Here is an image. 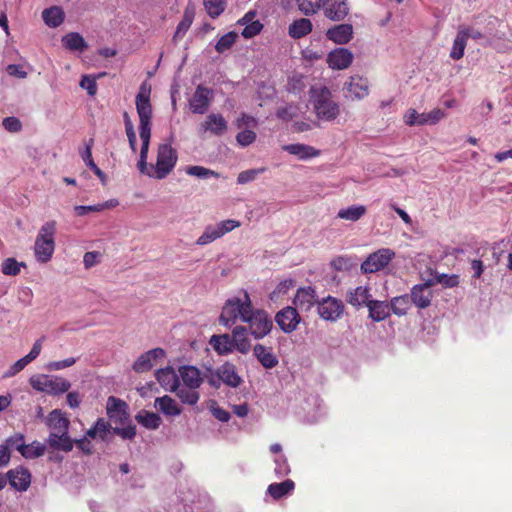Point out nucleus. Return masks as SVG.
I'll return each mask as SVG.
<instances>
[{
  "instance_id": "obj_45",
  "label": "nucleus",
  "mask_w": 512,
  "mask_h": 512,
  "mask_svg": "<svg viewBox=\"0 0 512 512\" xmlns=\"http://www.w3.org/2000/svg\"><path fill=\"white\" fill-rule=\"evenodd\" d=\"M127 408L126 402L114 396H110L107 400V414L109 418H113L118 412H121L122 416L125 417Z\"/></svg>"
},
{
  "instance_id": "obj_7",
  "label": "nucleus",
  "mask_w": 512,
  "mask_h": 512,
  "mask_svg": "<svg viewBox=\"0 0 512 512\" xmlns=\"http://www.w3.org/2000/svg\"><path fill=\"white\" fill-rule=\"evenodd\" d=\"M344 304L342 300L328 296L317 302L319 316L326 321L336 322L344 313Z\"/></svg>"
},
{
  "instance_id": "obj_33",
  "label": "nucleus",
  "mask_w": 512,
  "mask_h": 512,
  "mask_svg": "<svg viewBox=\"0 0 512 512\" xmlns=\"http://www.w3.org/2000/svg\"><path fill=\"white\" fill-rule=\"evenodd\" d=\"M295 488V483L291 479H286L281 483H272L267 488V493L275 500L289 495Z\"/></svg>"
},
{
  "instance_id": "obj_62",
  "label": "nucleus",
  "mask_w": 512,
  "mask_h": 512,
  "mask_svg": "<svg viewBox=\"0 0 512 512\" xmlns=\"http://www.w3.org/2000/svg\"><path fill=\"white\" fill-rule=\"evenodd\" d=\"M237 142L243 146H249L256 140V133L252 130H243L236 136Z\"/></svg>"
},
{
  "instance_id": "obj_19",
  "label": "nucleus",
  "mask_w": 512,
  "mask_h": 512,
  "mask_svg": "<svg viewBox=\"0 0 512 512\" xmlns=\"http://www.w3.org/2000/svg\"><path fill=\"white\" fill-rule=\"evenodd\" d=\"M46 424L49 429H51L50 434H61L68 432L70 421L65 413L59 409H55L49 413Z\"/></svg>"
},
{
  "instance_id": "obj_2",
  "label": "nucleus",
  "mask_w": 512,
  "mask_h": 512,
  "mask_svg": "<svg viewBox=\"0 0 512 512\" xmlns=\"http://www.w3.org/2000/svg\"><path fill=\"white\" fill-rule=\"evenodd\" d=\"M151 88L143 83L139 92L136 95V110L139 116V134L142 141L140 150V159L137 167L141 174L154 178L153 173H156L153 164L148 165V150L151 138V119H152V105L150 101Z\"/></svg>"
},
{
  "instance_id": "obj_29",
  "label": "nucleus",
  "mask_w": 512,
  "mask_h": 512,
  "mask_svg": "<svg viewBox=\"0 0 512 512\" xmlns=\"http://www.w3.org/2000/svg\"><path fill=\"white\" fill-rule=\"evenodd\" d=\"M283 149L301 160H307L320 155L319 150L305 144H288L283 146Z\"/></svg>"
},
{
  "instance_id": "obj_39",
  "label": "nucleus",
  "mask_w": 512,
  "mask_h": 512,
  "mask_svg": "<svg viewBox=\"0 0 512 512\" xmlns=\"http://www.w3.org/2000/svg\"><path fill=\"white\" fill-rule=\"evenodd\" d=\"M173 392L176 393V396L181 400L182 403L188 405H196L200 399V394L198 389L186 387L183 385L178 386Z\"/></svg>"
},
{
  "instance_id": "obj_16",
  "label": "nucleus",
  "mask_w": 512,
  "mask_h": 512,
  "mask_svg": "<svg viewBox=\"0 0 512 512\" xmlns=\"http://www.w3.org/2000/svg\"><path fill=\"white\" fill-rule=\"evenodd\" d=\"M165 356L162 348H154L141 354L133 364V370L137 373L149 371L153 367V362L158 358Z\"/></svg>"
},
{
  "instance_id": "obj_11",
  "label": "nucleus",
  "mask_w": 512,
  "mask_h": 512,
  "mask_svg": "<svg viewBox=\"0 0 512 512\" xmlns=\"http://www.w3.org/2000/svg\"><path fill=\"white\" fill-rule=\"evenodd\" d=\"M6 477L10 485L17 491H26L31 484V473L23 466L9 470Z\"/></svg>"
},
{
  "instance_id": "obj_23",
  "label": "nucleus",
  "mask_w": 512,
  "mask_h": 512,
  "mask_svg": "<svg viewBox=\"0 0 512 512\" xmlns=\"http://www.w3.org/2000/svg\"><path fill=\"white\" fill-rule=\"evenodd\" d=\"M179 375L182 379L183 386L194 389H198L204 380V378L201 377L200 370L194 366L179 367Z\"/></svg>"
},
{
  "instance_id": "obj_49",
  "label": "nucleus",
  "mask_w": 512,
  "mask_h": 512,
  "mask_svg": "<svg viewBox=\"0 0 512 512\" xmlns=\"http://www.w3.org/2000/svg\"><path fill=\"white\" fill-rule=\"evenodd\" d=\"M24 262H18L15 258L10 257L2 263V273L7 276H17L21 272V267H25Z\"/></svg>"
},
{
  "instance_id": "obj_32",
  "label": "nucleus",
  "mask_w": 512,
  "mask_h": 512,
  "mask_svg": "<svg viewBox=\"0 0 512 512\" xmlns=\"http://www.w3.org/2000/svg\"><path fill=\"white\" fill-rule=\"evenodd\" d=\"M312 22L307 18H300L293 21L288 27V34L293 39H300L312 31Z\"/></svg>"
},
{
  "instance_id": "obj_12",
  "label": "nucleus",
  "mask_w": 512,
  "mask_h": 512,
  "mask_svg": "<svg viewBox=\"0 0 512 512\" xmlns=\"http://www.w3.org/2000/svg\"><path fill=\"white\" fill-rule=\"evenodd\" d=\"M43 340L44 337L36 340L30 352L23 358L16 361L12 366H10V368L3 374V378H10L15 376L17 373L22 371L30 362L35 360L41 352Z\"/></svg>"
},
{
  "instance_id": "obj_36",
  "label": "nucleus",
  "mask_w": 512,
  "mask_h": 512,
  "mask_svg": "<svg viewBox=\"0 0 512 512\" xmlns=\"http://www.w3.org/2000/svg\"><path fill=\"white\" fill-rule=\"evenodd\" d=\"M42 18L49 27L56 28L64 22V12L58 6H52L42 12Z\"/></svg>"
},
{
  "instance_id": "obj_8",
  "label": "nucleus",
  "mask_w": 512,
  "mask_h": 512,
  "mask_svg": "<svg viewBox=\"0 0 512 512\" xmlns=\"http://www.w3.org/2000/svg\"><path fill=\"white\" fill-rule=\"evenodd\" d=\"M214 98L212 89L200 84L196 87L195 92L189 99V106L193 113L204 114L207 112Z\"/></svg>"
},
{
  "instance_id": "obj_52",
  "label": "nucleus",
  "mask_w": 512,
  "mask_h": 512,
  "mask_svg": "<svg viewBox=\"0 0 512 512\" xmlns=\"http://www.w3.org/2000/svg\"><path fill=\"white\" fill-rule=\"evenodd\" d=\"M186 173L188 175H191V176H196V177H199V178H207V177H216L218 178L219 177V174L216 173L215 171L213 170H210V169H207L203 166H189L187 169H186Z\"/></svg>"
},
{
  "instance_id": "obj_53",
  "label": "nucleus",
  "mask_w": 512,
  "mask_h": 512,
  "mask_svg": "<svg viewBox=\"0 0 512 512\" xmlns=\"http://www.w3.org/2000/svg\"><path fill=\"white\" fill-rule=\"evenodd\" d=\"M322 0H297L298 7L305 15L314 14L320 7Z\"/></svg>"
},
{
  "instance_id": "obj_20",
  "label": "nucleus",
  "mask_w": 512,
  "mask_h": 512,
  "mask_svg": "<svg viewBox=\"0 0 512 512\" xmlns=\"http://www.w3.org/2000/svg\"><path fill=\"white\" fill-rule=\"evenodd\" d=\"M155 378L167 391L173 392L179 386V376L172 367L162 368L156 371Z\"/></svg>"
},
{
  "instance_id": "obj_58",
  "label": "nucleus",
  "mask_w": 512,
  "mask_h": 512,
  "mask_svg": "<svg viewBox=\"0 0 512 512\" xmlns=\"http://www.w3.org/2000/svg\"><path fill=\"white\" fill-rule=\"evenodd\" d=\"M113 433L120 436L123 439L132 440L136 436V426L129 423L124 427H114Z\"/></svg>"
},
{
  "instance_id": "obj_13",
  "label": "nucleus",
  "mask_w": 512,
  "mask_h": 512,
  "mask_svg": "<svg viewBox=\"0 0 512 512\" xmlns=\"http://www.w3.org/2000/svg\"><path fill=\"white\" fill-rule=\"evenodd\" d=\"M353 59V53L347 48H336L328 54L327 63L333 70H344L352 64Z\"/></svg>"
},
{
  "instance_id": "obj_28",
  "label": "nucleus",
  "mask_w": 512,
  "mask_h": 512,
  "mask_svg": "<svg viewBox=\"0 0 512 512\" xmlns=\"http://www.w3.org/2000/svg\"><path fill=\"white\" fill-rule=\"evenodd\" d=\"M367 308L369 317L375 322L383 321L390 316V305L386 301L371 300Z\"/></svg>"
},
{
  "instance_id": "obj_22",
  "label": "nucleus",
  "mask_w": 512,
  "mask_h": 512,
  "mask_svg": "<svg viewBox=\"0 0 512 512\" xmlns=\"http://www.w3.org/2000/svg\"><path fill=\"white\" fill-rule=\"evenodd\" d=\"M315 290L311 287H301L297 290L293 304L303 310L309 311L316 303Z\"/></svg>"
},
{
  "instance_id": "obj_37",
  "label": "nucleus",
  "mask_w": 512,
  "mask_h": 512,
  "mask_svg": "<svg viewBox=\"0 0 512 512\" xmlns=\"http://www.w3.org/2000/svg\"><path fill=\"white\" fill-rule=\"evenodd\" d=\"M63 46L71 51H84L88 45L85 39L77 32H70L62 37Z\"/></svg>"
},
{
  "instance_id": "obj_5",
  "label": "nucleus",
  "mask_w": 512,
  "mask_h": 512,
  "mask_svg": "<svg viewBox=\"0 0 512 512\" xmlns=\"http://www.w3.org/2000/svg\"><path fill=\"white\" fill-rule=\"evenodd\" d=\"M178 160L176 150L169 143H162L158 146L156 164L154 165L156 173H153L155 179L166 178L174 169Z\"/></svg>"
},
{
  "instance_id": "obj_57",
  "label": "nucleus",
  "mask_w": 512,
  "mask_h": 512,
  "mask_svg": "<svg viewBox=\"0 0 512 512\" xmlns=\"http://www.w3.org/2000/svg\"><path fill=\"white\" fill-rule=\"evenodd\" d=\"M49 376L48 375H37L30 378V385L33 389L45 392L47 391Z\"/></svg>"
},
{
  "instance_id": "obj_56",
  "label": "nucleus",
  "mask_w": 512,
  "mask_h": 512,
  "mask_svg": "<svg viewBox=\"0 0 512 512\" xmlns=\"http://www.w3.org/2000/svg\"><path fill=\"white\" fill-rule=\"evenodd\" d=\"M436 282L442 284L446 288H453L459 285V276L456 274H440L436 276Z\"/></svg>"
},
{
  "instance_id": "obj_38",
  "label": "nucleus",
  "mask_w": 512,
  "mask_h": 512,
  "mask_svg": "<svg viewBox=\"0 0 512 512\" xmlns=\"http://www.w3.org/2000/svg\"><path fill=\"white\" fill-rule=\"evenodd\" d=\"M367 212L364 205H352L342 208L338 211L337 217L346 221L356 222L361 219Z\"/></svg>"
},
{
  "instance_id": "obj_25",
  "label": "nucleus",
  "mask_w": 512,
  "mask_h": 512,
  "mask_svg": "<svg viewBox=\"0 0 512 512\" xmlns=\"http://www.w3.org/2000/svg\"><path fill=\"white\" fill-rule=\"evenodd\" d=\"M222 383L229 387L237 388L242 383V378L238 375L236 367L230 362H225L217 368Z\"/></svg>"
},
{
  "instance_id": "obj_31",
  "label": "nucleus",
  "mask_w": 512,
  "mask_h": 512,
  "mask_svg": "<svg viewBox=\"0 0 512 512\" xmlns=\"http://www.w3.org/2000/svg\"><path fill=\"white\" fill-rule=\"evenodd\" d=\"M47 442L51 448L64 452L72 451L75 444V441L69 437L68 432L49 434Z\"/></svg>"
},
{
  "instance_id": "obj_54",
  "label": "nucleus",
  "mask_w": 512,
  "mask_h": 512,
  "mask_svg": "<svg viewBox=\"0 0 512 512\" xmlns=\"http://www.w3.org/2000/svg\"><path fill=\"white\" fill-rule=\"evenodd\" d=\"M24 435L21 433H15L14 435L10 436L6 439L4 446H8V450L11 449L17 450L19 453H21L22 449L24 448Z\"/></svg>"
},
{
  "instance_id": "obj_47",
  "label": "nucleus",
  "mask_w": 512,
  "mask_h": 512,
  "mask_svg": "<svg viewBox=\"0 0 512 512\" xmlns=\"http://www.w3.org/2000/svg\"><path fill=\"white\" fill-rule=\"evenodd\" d=\"M45 446L40 442L34 441L32 444H24V448L21 451V455L26 459H35L42 456L45 453Z\"/></svg>"
},
{
  "instance_id": "obj_27",
  "label": "nucleus",
  "mask_w": 512,
  "mask_h": 512,
  "mask_svg": "<svg viewBox=\"0 0 512 512\" xmlns=\"http://www.w3.org/2000/svg\"><path fill=\"white\" fill-rule=\"evenodd\" d=\"M470 37V28H461L454 39L450 57L453 60H460L464 56L467 41Z\"/></svg>"
},
{
  "instance_id": "obj_1",
  "label": "nucleus",
  "mask_w": 512,
  "mask_h": 512,
  "mask_svg": "<svg viewBox=\"0 0 512 512\" xmlns=\"http://www.w3.org/2000/svg\"><path fill=\"white\" fill-rule=\"evenodd\" d=\"M243 297H232L226 300L219 322L226 328L234 325L237 319L248 324L247 331L255 338L262 339L270 333L273 322L269 314L262 309H254L249 293L242 290Z\"/></svg>"
},
{
  "instance_id": "obj_9",
  "label": "nucleus",
  "mask_w": 512,
  "mask_h": 512,
  "mask_svg": "<svg viewBox=\"0 0 512 512\" xmlns=\"http://www.w3.org/2000/svg\"><path fill=\"white\" fill-rule=\"evenodd\" d=\"M301 317L295 307L287 306L277 312L275 321L285 333H291L297 329Z\"/></svg>"
},
{
  "instance_id": "obj_24",
  "label": "nucleus",
  "mask_w": 512,
  "mask_h": 512,
  "mask_svg": "<svg viewBox=\"0 0 512 512\" xmlns=\"http://www.w3.org/2000/svg\"><path fill=\"white\" fill-rule=\"evenodd\" d=\"M253 353L261 365L266 369H272L278 364V358L273 353L272 347L256 344L253 348Z\"/></svg>"
},
{
  "instance_id": "obj_34",
  "label": "nucleus",
  "mask_w": 512,
  "mask_h": 512,
  "mask_svg": "<svg viewBox=\"0 0 512 512\" xmlns=\"http://www.w3.org/2000/svg\"><path fill=\"white\" fill-rule=\"evenodd\" d=\"M209 343L219 355H227L233 351L231 336L229 334L213 335Z\"/></svg>"
},
{
  "instance_id": "obj_41",
  "label": "nucleus",
  "mask_w": 512,
  "mask_h": 512,
  "mask_svg": "<svg viewBox=\"0 0 512 512\" xmlns=\"http://www.w3.org/2000/svg\"><path fill=\"white\" fill-rule=\"evenodd\" d=\"M410 303L411 299L407 294L393 297L389 303L390 310L397 316H404L410 308Z\"/></svg>"
},
{
  "instance_id": "obj_35",
  "label": "nucleus",
  "mask_w": 512,
  "mask_h": 512,
  "mask_svg": "<svg viewBox=\"0 0 512 512\" xmlns=\"http://www.w3.org/2000/svg\"><path fill=\"white\" fill-rule=\"evenodd\" d=\"M119 205V201L117 199H110L103 203H99L96 205H78L74 207V211L77 216H85L90 212H101L106 209H113Z\"/></svg>"
},
{
  "instance_id": "obj_59",
  "label": "nucleus",
  "mask_w": 512,
  "mask_h": 512,
  "mask_svg": "<svg viewBox=\"0 0 512 512\" xmlns=\"http://www.w3.org/2000/svg\"><path fill=\"white\" fill-rule=\"evenodd\" d=\"M80 86L87 91L90 96H94L97 93L96 78L84 75L80 81Z\"/></svg>"
},
{
  "instance_id": "obj_55",
  "label": "nucleus",
  "mask_w": 512,
  "mask_h": 512,
  "mask_svg": "<svg viewBox=\"0 0 512 512\" xmlns=\"http://www.w3.org/2000/svg\"><path fill=\"white\" fill-rule=\"evenodd\" d=\"M262 29L263 24L260 21H252L251 23L245 26L241 34L245 39H250L258 35Z\"/></svg>"
},
{
  "instance_id": "obj_17",
  "label": "nucleus",
  "mask_w": 512,
  "mask_h": 512,
  "mask_svg": "<svg viewBox=\"0 0 512 512\" xmlns=\"http://www.w3.org/2000/svg\"><path fill=\"white\" fill-rule=\"evenodd\" d=\"M370 290L368 286H358L354 289H350L346 295V302L356 309L363 306L367 307L372 300Z\"/></svg>"
},
{
  "instance_id": "obj_4",
  "label": "nucleus",
  "mask_w": 512,
  "mask_h": 512,
  "mask_svg": "<svg viewBox=\"0 0 512 512\" xmlns=\"http://www.w3.org/2000/svg\"><path fill=\"white\" fill-rule=\"evenodd\" d=\"M56 226L55 220H49L39 229L35 239L34 254L40 263H47L54 254Z\"/></svg>"
},
{
  "instance_id": "obj_64",
  "label": "nucleus",
  "mask_w": 512,
  "mask_h": 512,
  "mask_svg": "<svg viewBox=\"0 0 512 512\" xmlns=\"http://www.w3.org/2000/svg\"><path fill=\"white\" fill-rule=\"evenodd\" d=\"M275 464H276L275 473L279 477H283V476H286L289 474L290 467L287 462V459L283 455H281L275 459Z\"/></svg>"
},
{
  "instance_id": "obj_63",
  "label": "nucleus",
  "mask_w": 512,
  "mask_h": 512,
  "mask_svg": "<svg viewBox=\"0 0 512 512\" xmlns=\"http://www.w3.org/2000/svg\"><path fill=\"white\" fill-rule=\"evenodd\" d=\"M94 428L97 432L98 437L101 440H106L107 435L110 431L111 425L109 422L105 421L103 418H99L94 424Z\"/></svg>"
},
{
  "instance_id": "obj_26",
  "label": "nucleus",
  "mask_w": 512,
  "mask_h": 512,
  "mask_svg": "<svg viewBox=\"0 0 512 512\" xmlns=\"http://www.w3.org/2000/svg\"><path fill=\"white\" fill-rule=\"evenodd\" d=\"M231 341L233 349L235 348L242 354H247L251 349L250 341L247 337V327L236 326L232 330Z\"/></svg>"
},
{
  "instance_id": "obj_30",
  "label": "nucleus",
  "mask_w": 512,
  "mask_h": 512,
  "mask_svg": "<svg viewBox=\"0 0 512 512\" xmlns=\"http://www.w3.org/2000/svg\"><path fill=\"white\" fill-rule=\"evenodd\" d=\"M155 407L166 416H178L182 413V408L168 395L156 398Z\"/></svg>"
},
{
  "instance_id": "obj_50",
  "label": "nucleus",
  "mask_w": 512,
  "mask_h": 512,
  "mask_svg": "<svg viewBox=\"0 0 512 512\" xmlns=\"http://www.w3.org/2000/svg\"><path fill=\"white\" fill-rule=\"evenodd\" d=\"M445 112L439 108H435L433 109L432 111L428 112V113H421L420 114V119L418 121V125H425V124H430V125H433V124H436L438 123L441 119H443L445 117Z\"/></svg>"
},
{
  "instance_id": "obj_15",
  "label": "nucleus",
  "mask_w": 512,
  "mask_h": 512,
  "mask_svg": "<svg viewBox=\"0 0 512 512\" xmlns=\"http://www.w3.org/2000/svg\"><path fill=\"white\" fill-rule=\"evenodd\" d=\"M200 129L204 132H210L215 136H222L228 130V123L221 114L211 113L201 123Z\"/></svg>"
},
{
  "instance_id": "obj_14",
  "label": "nucleus",
  "mask_w": 512,
  "mask_h": 512,
  "mask_svg": "<svg viewBox=\"0 0 512 512\" xmlns=\"http://www.w3.org/2000/svg\"><path fill=\"white\" fill-rule=\"evenodd\" d=\"M344 89L352 99H363L369 94V82L366 78L354 75L345 83Z\"/></svg>"
},
{
  "instance_id": "obj_6",
  "label": "nucleus",
  "mask_w": 512,
  "mask_h": 512,
  "mask_svg": "<svg viewBox=\"0 0 512 512\" xmlns=\"http://www.w3.org/2000/svg\"><path fill=\"white\" fill-rule=\"evenodd\" d=\"M395 252L389 248H382L371 253L361 264L364 274L376 273L384 269L394 258Z\"/></svg>"
},
{
  "instance_id": "obj_60",
  "label": "nucleus",
  "mask_w": 512,
  "mask_h": 512,
  "mask_svg": "<svg viewBox=\"0 0 512 512\" xmlns=\"http://www.w3.org/2000/svg\"><path fill=\"white\" fill-rule=\"evenodd\" d=\"M218 231L220 232L221 237L226 233L238 228L241 226V222L234 219H227L216 224Z\"/></svg>"
},
{
  "instance_id": "obj_10",
  "label": "nucleus",
  "mask_w": 512,
  "mask_h": 512,
  "mask_svg": "<svg viewBox=\"0 0 512 512\" xmlns=\"http://www.w3.org/2000/svg\"><path fill=\"white\" fill-rule=\"evenodd\" d=\"M433 280H428L423 284H417L411 289V302L419 309H425L431 304L433 293L431 287Z\"/></svg>"
},
{
  "instance_id": "obj_48",
  "label": "nucleus",
  "mask_w": 512,
  "mask_h": 512,
  "mask_svg": "<svg viewBox=\"0 0 512 512\" xmlns=\"http://www.w3.org/2000/svg\"><path fill=\"white\" fill-rule=\"evenodd\" d=\"M238 39V34L235 31H230L220 37V39L217 41L215 45V50L218 53H224L225 51L229 50L236 40Z\"/></svg>"
},
{
  "instance_id": "obj_18",
  "label": "nucleus",
  "mask_w": 512,
  "mask_h": 512,
  "mask_svg": "<svg viewBox=\"0 0 512 512\" xmlns=\"http://www.w3.org/2000/svg\"><path fill=\"white\" fill-rule=\"evenodd\" d=\"M324 14L333 21L343 20L349 13L345 0H326L323 3Z\"/></svg>"
},
{
  "instance_id": "obj_42",
  "label": "nucleus",
  "mask_w": 512,
  "mask_h": 512,
  "mask_svg": "<svg viewBox=\"0 0 512 512\" xmlns=\"http://www.w3.org/2000/svg\"><path fill=\"white\" fill-rule=\"evenodd\" d=\"M138 423L147 429H157L161 424V418L158 414L149 411H141L136 415Z\"/></svg>"
},
{
  "instance_id": "obj_21",
  "label": "nucleus",
  "mask_w": 512,
  "mask_h": 512,
  "mask_svg": "<svg viewBox=\"0 0 512 512\" xmlns=\"http://www.w3.org/2000/svg\"><path fill=\"white\" fill-rule=\"evenodd\" d=\"M326 36L336 44H347L353 37V27L351 24L335 25L327 30Z\"/></svg>"
},
{
  "instance_id": "obj_40",
  "label": "nucleus",
  "mask_w": 512,
  "mask_h": 512,
  "mask_svg": "<svg viewBox=\"0 0 512 512\" xmlns=\"http://www.w3.org/2000/svg\"><path fill=\"white\" fill-rule=\"evenodd\" d=\"M71 387V383L58 376H49L46 393L51 395H60L67 392Z\"/></svg>"
},
{
  "instance_id": "obj_3",
  "label": "nucleus",
  "mask_w": 512,
  "mask_h": 512,
  "mask_svg": "<svg viewBox=\"0 0 512 512\" xmlns=\"http://www.w3.org/2000/svg\"><path fill=\"white\" fill-rule=\"evenodd\" d=\"M309 95L313 111L319 120L332 122L340 115V104L334 100L328 87L312 86Z\"/></svg>"
},
{
  "instance_id": "obj_44",
  "label": "nucleus",
  "mask_w": 512,
  "mask_h": 512,
  "mask_svg": "<svg viewBox=\"0 0 512 512\" xmlns=\"http://www.w3.org/2000/svg\"><path fill=\"white\" fill-rule=\"evenodd\" d=\"M203 5L207 14L213 18H218L226 9V0H203Z\"/></svg>"
},
{
  "instance_id": "obj_46",
  "label": "nucleus",
  "mask_w": 512,
  "mask_h": 512,
  "mask_svg": "<svg viewBox=\"0 0 512 512\" xmlns=\"http://www.w3.org/2000/svg\"><path fill=\"white\" fill-rule=\"evenodd\" d=\"M221 238L220 232L216 225H208L206 226L202 235L196 240V244L199 246H204L213 241Z\"/></svg>"
},
{
  "instance_id": "obj_51",
  "label": "nucleus",
  "mask_w": 512,
  "mask_h": 512,
  "mask_svg": "<svg viewBox=\"0 0 512 512\" xmlns=\"http://www.w3.org/2000/svg\"><path fill=\"white\" fill-rule=\"evenodd\" d=\"M124 118V124H125V131L128 138L129 146L131 150L135 153L137 148V139H136V133L134 130V125L130 119V116L127 112H124L123 114Z\"/></svg>"
},
{
  "instance_id": "obj_43",
  "label": "nucleus",
  "mask_w": 512,
  "mask_h": 512,
  "mask_svg": "<svg viewBox=\"0 0 512 512\" xmlns=\"http://www.w3.org/2000/svg\"><path fill=\"white\" fill-rule=\"evenodd\" d=\"M194 20V12L192 10L186 9L184 11L182 20L179 22L176 31L173 36V40L177 41L183 38L186 32L189 30Z\"/></svg>"
},
{
  "instance_id": "obj_61",
  "label": "nucleus",
  "mask_w": 512,
  "mask_h": 512,
  "mask_svg": "<svg viewBox=\"0 0 512 512\" xmlns=\"http://www.w3.org/2000/svg\"><path fill=\"white\" fill-rule=\"evenodd\" d=\"M2 124L5 130L11 133H17L22 130L21 121L14 116L4 118Z\"/></svg>"
}]
</instances>
